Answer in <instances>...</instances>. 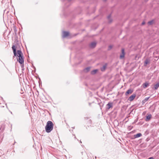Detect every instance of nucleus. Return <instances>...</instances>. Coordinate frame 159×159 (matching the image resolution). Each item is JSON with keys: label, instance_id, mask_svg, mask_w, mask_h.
I'll return each mask as SVG.
<instances>
[{"label": "nucleus", "instance_id": "12", "mask_svg": "<svg viewBox=\"0 0 159 159\" xmlns=\"http://www.w3.org/2000/svg\"><path fill=\"white\" fill-rule=\"evenodd\" d=\"M143 87L144 88H146V87L149 86V84L147 83H145L143 84Z\"/></svg>", "mask_w": 159, "mask_h": 159}, {"label": "nucleus", "instance_id": "15", "mask_svg": "<svg viewBox=\"0 0 159 159\" xmlns=\"http://www.w3.org/2000/svg\"><path fill=\"white\" fill-rule=\"evenodd\" d=\"M159 87V82L157 83L154 86V88L155 89H157Z\"/></svg>", "mask_w": 159, "mask_h": 159}, {"label": "nucleus", "instance_id": "13", "mask_svg": "<svg viewBox=\"0 0 159 159\" xmlns=\"http://www.w3.org/2000/svg\"><path fill=\"white\" fill-rule=\"evenodd\" d=\"M90 68L89 67H87L84 69V71L85 72H87L90 70Z\"/></svg>", "mask_w": 159, "mask_h": 159}, {"label": "nucleus", "instance_id": "19", "mask_svg": "<svg viewBox=\"0 0 159 159\" xmlns=\"http://www.w3.org/2000/svg\"><path fill=\"white\" fill-rule=\"evenodd\" d=\"M149 97L146 98L143 101V102H145L147 101L149 99Z\"/></svg>", "mask_w": 159, "mask_h": 159}, {"label": "nucleus", "instance_id": "6", "mask_svg": "<svg viewBox=\"0 0 159 159\" xmlns=\"http://www.w3.org/2000/svg\"><path fill=\"white\" fill-rule=\"evenodd\" d=\"M125 55V50L123 48L121 50V54L120 55V58L121 59L123 58L124 57Z\"/></svg>", "mask_w": 159, "mask_h": 159}, {"label": "nucleus", "instance_id": "2", "mask_svg": "<svg viewBox=\"0 0 159 159\" xmlns=\"http://www.w3.org/2000/svg\"><path fill=\"white\" fill-rule=\"evenodd\" d=\"M53 124L52 121H48L45 127L46 131L48 133H50L53 129Z\"/></svg>", "mask_w": 159, "mask_h": 159}, {"label": "nucleus", "instance_id": "16", "mask_svg": "<svg viewBox=\"0 0 159 159\" xmlns=\"http://www.w3.org/2000/svg\"><path fill=\"white\" fill-rule=\"evenodd\" d=\"M98 71V70L97 69H95V70H93L91 72V74L92 75H94Z\"/></svg>", "mask_w": 159, "mask_h": 159}, {"label": "nucleus", "instance_id": "22", "mask_svg": "<svg viewBox=\"0 0 159 159\" xmlns=\"http://www.w3.org/2000/svg\"><path fill=\"white\" fill-rule=\"evenodd\" d=\"M148 159H154V158L153 157H149Z\"/></svg>", "mask_w": 159, "mask_h": 159}, {"label": "nucleus", "instance_id": "5", "mask_svg": "<svg viewBox=\"0 0 159 159\" xmlns=\"http://www.w3.org/2000/svg\"><path fill=\"white\" fill-rule=\"evenodd\" d=\"M69 35V33L68 32L63 31L62 32L63 38H65Z\"/></svg>", "mask_w": 159, "mask_h": 159}, {"label": "nucleus", "instance_id": "3", "mask_svg": "<svg viewBox=\"0 0 159 159\" xmlns=\"http://www.w3.org/2000/svg\"><path fill=\"white\" fill-rule=\"evenodd\" d=\"M135 94H133L132 95L130 96L128 98V100L130 101H132L136 97Z\"/></svg>", "mask_w": 159, "mask_h": 159}, {"label": "nucleus", "instance_id": "4", "mask_svg": "<svg viewBox=\"0 0 159 159\" xmlns=\"http://www.w3.org/2000/svg\"><path fill=\"white\" fill-rule=\"evenodd\" d=\"M113 103L111 102H109L106 105V108L107 109H109L111 108L112 107Z\"/></svg>", "mask_w": 159, "mask_h": 159}, {"label": "nucleus", "instance_id": "14", "mask_svg": "<svg viewBox=\"0 0 159 159\" xmlns=\"http://www.w3.org/2000/svg\"><path fill=\"white\" fill-rule=\"evenodd\" d=\"M149 62L150 61L148 59H146L144 62V65L145 66H146L147 64L149 63Z\"/></svg>", "mask_w": 159, "mask_h": 159}, {"label": "nucleus", "instance_id": "10", "mask_svg": "<svg viewBox=\"0 0 159 159\" xmlns=\"http://www.w3.org/2000/svg\"><path fill=\"white\" fill-rule=\"evenodd\" d=\"M96 43L94 42H92L90 44V47L91 48H93L95 47L96 46Z\"/></svg>", "mask_w": 159, "mask_h": 159}, {"label": "nucleus", "instance_id": "23", "mask_svg": "<svg viewBox=\"0 0 159 159\" xmlns=\"http://www.w3.org/2000/svg\"><path fill=\"white\" fill-rule=\"evenodd\" d=\"M68 1H70L71 0H67Z\"/></svg>", "mask_w": 159, "mask_h": 159}, {"label": "nucleus", "instance_id": "17", "mask_svg": "<svg viewBox=\"0 0 159 159\" xmlns=\"http://www.w3.org/2000/svg\"><path fill=\"white\" fill-rule=\"evenodd\" d=\"M111 15H109L107 16V17L109 23H111L112 22V20L111 18Z\"/></svg>", "mask_w": 159, "mask_h": 159}, {"label": "nucleus", "instance_id": "20", "mask_svg": "<svg viewBox=\"0 0 159 159\" xmlns=\"http://www.w3.org/2000/svg\"><path fill=\"white\" fill-rule=\"evenodd\" d=\"M112 47L113 46L112 45H110L108 47V50H110L112 48Z\"/></svg>", "mask_w": 159, "mask_h": 159}, {"label": "nucleus", "instance_id": "24", "mask_svg": "<svg viewBox=\"0 0 159 159\" xmlns=\"http://www.w3.org/2000/svg\"><path fill=\"white\" fill-rule=\"evenodd\" d=\"M80 143H82V142H81V141H80Z\"/></svg>", "mask_w": 159, "mask_h": 159}, {"label": "nucleus", "instance_id": "11", "mask_svg": "<svg viewBox=\"0 0 159 159\" xmlns=\"http://www.w3.org/2000/svg\"><path fill=\"white\" fill-rule=\"evenodd\" d=\"M142 135V134L140 133H138L134 135V138H137L141 137Z\"/></svg>", "mask_w": 159, "mask_h": 159}, {"label": "nucleus", "instance_id": "9", "mask_svg": "<svg viewBox=\"0 0 159 159\" xmlns=\"http://www.w3.org/2000/svg\"><path fill=\"white\" fill-rule=\"evenodd\" d=\"M152 115L151 114L149 115L148 116H146L145 119V120L147 121H149L151 118Z\"/></svg>", "mask_w": 159, "mask_h": 159}, {"label": "nucleus", "instance_id": "8", "mask_svg": "<svg viewBox=\"0 0 159 159\" xmlns=\"http://www.w3.org/2000/svg\"><path fill=\"white\" fill-rule=\"evenodd\" d=\"M107 66V65L105 64L101 68V69L102 71H103L105 70Z\"/></svg>", "mask_w": 159, "mask_h": 159}, {"label": "nucleus", "instance_id": "21", "mask_svg": "<svg viewBox=\"0 0 159 159\" xmlns=\"http://www.w3.org/2000/svg\"><path fill=\"white\" fill-rule=\"evenodd\" d=\"M145 24V22H144V21H143L142 22V25H144Z\"/></svg>", "mask_w": 159, "mask_h": 159}, {"label": "nucleus", "instance_id": "18", "mask_svg": "<svg viewBox=\"0 0 159 159\" xmlns=\"http://www.w3.org/2000/svg\"><path fill=\"white\" fill-rule=\"evenodd\" d=\"M153 22H154V21L153 20H151V21L148 22V24L149 25H151L152 24H153Z\"/></svg>", "mask_w": 159, "mask_h": 159}, {"label": "nucleus", "instance_id": "1", "mask_svg": "<svg viewBox=\"0 0 159 159\" xmlns=\"http://www.w3.org/2000/svg\"><path fill=\"white\" fill-rule=\"evenodd\" d=\"M13 50L14 56L13 57H16L17 56L19 57L18 58H17V61L20 64H22L24 62V58L23 54L21 50H18L17 51V53L16 52V48L15 45H13L12 47Z\"/></svg>", "mask_w": 159, "mask_h": 159}, {"label": "nucleus", "instance_id": "7", "mask_svg": "<svg viewBox=\"0 0 159 159\" xmlns=\"http://www.w3.org/2000/svg\"><path fill=\"white\" fill-rule=\"evenodd\" d=\"M133 92V90L131 89H129L125 93V95L131 94Z\"/></svg>", "mask_w": 159, "mask_h": 159}]
</instances>
